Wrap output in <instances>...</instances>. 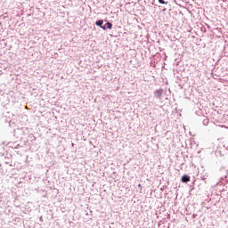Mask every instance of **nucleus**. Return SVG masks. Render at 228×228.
<instances>
[{
    "instance_id": "3",
    "label": "nucleus",
    "mask_w": 228,
    "mask_h": 228,
    "mask_svg": "<svg viewBox=\"0 0 228 228\" xmlns=\"http://www.w3.org/2000/svg\"><path fill=\"white\" fill-rule=\"evenodd\" d=\"M105 26L107 29H111L113 28V24H111V22H107Z\"/></svg>"
},
{
    "instance_id": "4",
    "label": "nucleus",
    "mask_w": 228,
    "mask_h": 228,
    "mask_svg": "<svg viewBox=\"0 0 228 228\" xmlns=\"http://www.w3.org/2000/svg\"><path fill=\"white\" fill-rule=\"evenodd\" d=\"M159 3L160 4H168V2H165V0H159Z\"/></svg>"
},
{
    "instance_id": "2",
    "label": "nucleus",
    "mask_w": 228,
    "mask_h": 228,
    "mask_svg": "<svg viewBox=\"0 0 228 228\" xmlns=\"http://www.w3.org/2000/svg\"><path fill=\"white\" fill-rule=\"evenodd\" d=\"M182 183H190V176L184 175L182 176Z\"/></svg>"
},
{
    "instance_id": "1",
    "label": "nucleus",
    "mask_w": 228,
    "mask_h": 228,
    "mask_svg": "<svg viewBox=\"0 0 228 228\" xmlns=\"http://www.w3.org/2000/svg\"><path fill=\"white\" fill-rule=\"evenodd\" d=\"M96 26H99L102 29L106 31V27L102 26L104 24V20H99L98 21L95 22Z\"/></svg>"
}]
</instances>
